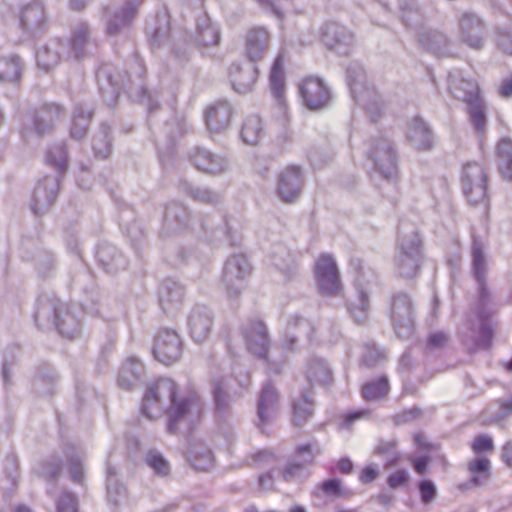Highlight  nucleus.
Instances as JSON below:
<instances>
[{
    "label": "nucleus",
    "mask_w": 512,
    "mask_h": 512,
    "mask_svg": "<svg viewBox=\"0 0 512 512\" xmlns=\"http://www.w3.org/2000/svg\"><path fill=\"white\" fill-rule=\"evenodd\" d=\"M142 412L149 419H157L164 413L167 414L168 432L174 434L183 425L190 424L191 415L200 412V404L195 397L179 400L176 383L164 378L155 381L148 388L143 399Z\"/></svg>",
    "instance_id": "1"
},
{
    "label": "nucleus",
    "mask_w": 512,
    "mask_h": 512,
    "mask_svg": "<svg viewBox=\"0 0 512 512\" xmlns=\"http://www.w3.org/2000/svg\"><path fill=\"white\" fill-rule=\"evenodd\" d=\"M488 176L484 166L478 162H467L463 167V191L472 204H478L487 198Z\"/></svg>",
    "instance_id": "2"
},
{
    "label": "nucleus",
    "mask_w": 512,
    "mask_h": 512,
    "mask_svg": "<svg viewBox=\"0 0 512 512\" xmlns=\"http://www.w3.org/2000/svg\"><path fill=\"white\" fill-rule=\"evenodd\" d=\"M300 96L304 105L310 110H319L328 105L330 91L322 79L314 76L306 77L299 85Z\"/></svg>",
    "instance_id": "3"
},
{
    "label": "nucleus",
    "mask_w": 512,
    "mask_h": 512,
    "mask_svg": "<svg viewBox=\"0 0 512 512\" xmlns=\"http://www.w3.org/2000/svg\"><path fill=\"white\" fill-rule=\"evenodd\" d=\"M315 276L323 294L336 295L341 290L339 273L334 259L327 254L318 258L315 263Z\"/></svg>",
    "instance_id": "4"
},
{
    "label": "nucleus",
    "mask_w": 512,
    "mask_h": 512,
    "mask_svg": "<svg viewBox=\"0 0 512 512\" xmlns=\"http://www.w3.org/2000/svg\"><path fill=\"white\" fill-rule=\"evenodd\" d=\"M181 350L178 334L172 330H164L156 338L153 353L158 361L169 365L180 358Z\"/></svg>",
    "instance_id": "5"
},
{
    "label": "nucleus",
    "mask_w": 512,
    "mask_h": 512,
    "mask_svg": "<svg viewBox=\"0 0 512 512\" xmlns=\"http://www.w3.org/2000/svg\"><path fill=\"white\" fill-rule=\"evenodd\" d=\"M302 184L300 168L289 166L279 175L278 193L285 202H292L299 196Z\"/></svg>",
    "instance_id": "6"
},
{
    "label": "nucleus",
    "mask_w": 512,
    "mask_h": 512,
    "mask_svg": "<svg viewBox=\"0 0 512 512\" xmlns=\"http://www.w3.org/2000/svg\"><path fill=\"white\" fill-rule=\"evenodd\" d=\"M270 33L264 27L251 28L245 37V53L253 61L261 60L268 49Z\"/></svg>",
    "instance_id": "7"
},
{
    "label": "nucleus",
    "mask_w": 512,
    "mask_h": 512,
    "mask_svg": "<svg viewBox=\"0 0 512 512\" xmlns=\"http://www.w3.org/2000/svg\"><path fill=\"white\" fill-rule=\"evenodd\" d=\"M245 337L250 352L259 357L266 356L269 339L266 327L262 321L256 320L251 322L245 330Z\"/></svg>",
    "instance_id": "8"
},
{
    "label": "nucleus",
    "mask_w": 512,
    "mask_h": 512,
    "mask_svg": "<svg viewBox=\"0 0 512 512\" xmlns=\"http://www.w3.org/2000/svg\"><path fill=\"white\" fill-rule=\"evenodd\" d=\"M450 92L466 104L483 99L481 89L476 79L452 78L449 83Z\"/></svg>",
    "instance_id": "9"
},
{
    "label": "nucleus",
    "mask_w": 512,
    "mask_h": 512,
    "mask_svg": "<svg viewBox=\"0 0 512 512\" xmlns=\"http://www.w3.org/2000/svg\"><path fill=\"white\" fill-rule=\"evenodd\" d=\"M460 25L463 41L473 48H480L485 31L482 21L472 14H465L461 18Z\"/></svg>",
    "instance_id": "10"
},
{
    "label": "nucleus",
    "mask_w": 512,
    "mask_h": 512,
    "mask_svg": "<svg viewBox=\"0 0 512 512\" xmlns=\"http://www.w3.org/2000/svg\"><path fill=\"white\" fill-rule=\"evenodd\" d=\"M270 88L279 105L285 108V73L284 55L279 54L274 60L269 76Z\"/></svg>",
    "instance_id": "11"
},
{
    "label": "nucleus",
    "mask_w": 512,
    "mask_h": 512,
    "mask_svg": "<svg viewBox=\"0 0 512 512\" xmlns=\"http://www.w3.org/2000/svg\"><path fill=\"white\" fill-rule=\"evenodd\" d=\"M232 117L229 104L221 102L211 106L206 113L207 126L212 131H219L227 127Z\"/></svg>",
    "instance_id": "12"
},
{
    "label": "nucleus",
    "mask_w": 512,
    "mask_h": 512,
    "mask_svg": "<svg viewBox=\"0 0 512 512\" xmlns=\"http://www.w3.org/2000/svg\"><path fill=\"white\" fill-rule=\"evenodd\" d=\"M229 75L233 88L238 93L249 92L256 82V70L253 67L243 69L234 65L230 68Z\"/></svg>",
    "instance_id": "13"
},
{
    "label": "nucleus",
    "mask_w": 512,
    "mask_h": 512,
    "mask_svg": "<svg viewBox=\"0 0 512 512\" xmlns=\"http://www.w3.org/2000/svg\"><path fill=\"white\" fill-rule=\"evenodd\" d=\"M307 379L311 386H325L332 380L330 369L321 359H311L306 369Z\"/></svg>",
    "instance_id": "14"
},
{
    "label": "nucleus",
    "mask_w": 512,
    "mask_h": 512,
    "mask_svg": "<svg viewBox=\"0 0 512 512\" xmlns=\"http://www.w3.org/2000/svg\"><path fill=\"white\" fill-rule=\"evenodd\" d=\"M251 267L247 258L243 255L234 256L225 265L223 277L228 283L234 279H243L250 274Z\"/></svg>",
    "instance_id": "15"
},
{
    "label": "nucleus",
    "mask_w": 512,
    "mask_h": 512,
    "mask_svg": "<svg viewBox=\"0 0 512 512\" xmlns=\"http://www.w3.org/2000/svg\"><path fill=\"white\" fill-rule=\"evenodd\" d=\"M313 414V402L302 395L295 400L292 405V423L296 427H302L306 424Z\"/></svg>",
    "instance_id": "16"
},
{
    "label": "nucleus",
    "mask_w": 512,
    "mask_h": 512,
    "mask_svg": "<svg viewBox=\"0 0 512 512\" xmlns=\"http://www.w3.org/2000/svg\"><path fill=\"white\" fill-rule=\"evenodd\" d=\"M497 154L499 158V171L502 177L507 180H512V141L509 139H502L498 143Z\"/></svg>",
    "instance_id": "17"
},
{
    "label": "nucleus",
    "mask_w": 512,
    "mask_h": 512,
    "mask_svg": "<svg viewBox=\"0 0 512 512\" xmlns=\"http://www.w3.org/2000/svg\"><path fill=\"white\" fill-rule=\"evenodd\" d=\"M468 114L471 124L473 125L475 131L483 136L486 130L487 117H486V107L484 100H478L473 103H468Z\"/></svg>",
    "instance_id": "18"
},
{
    "label": "nucleus",
    "mask_w": 512,
    "mask_h": 512,
    "mask_svg": "<svg viewBox=\"0 0 512 512\" xmlns=\"http://www.w3.org/2000/svg\"><path fill=\"white\" fill-rule=\"evenodd\" d=\"M243 141L250 145H256L262 137V122L257 116L247 118L241 129Z\"/></svg>",
    "instance_id": "19"
},
{
    "label": "nucleus",
    "mask_w": 512,
    "mask_h": 512,
    "mask_svg": "<svg viewBox=\"0 0 512 512\" xmlns=\"http://www.w3.org/2000/svg\"><path fill=\"white\" fill-rule=\"evenodd\" d=\"M277 399V392L272 385L263 387L258 404V416L262 423L266 421L268 412L274 408Z\"/></svg>",
    "instance_id": "20"
},
{
    "label": "nucleus",
    "mask_w": 512,
    "mask_h": 512,
    "mask_svg": "<svg viewBox=\"0 0 512 512\" xmlns=\"http://www.w3.org/2000/svg\"><path fill=\"white\" fill-rule=\"evenodd\" d=\"M62 109L59 105L51 104L39 113L36 122H35V130L38 135H43L46 132L45 128H42V124H47V128L50 129L54 121L58 120Z\"/></svg>",
    "instance_id": "21"
},
{
    "label": "nucleus",
    "mask_w": 512,
    "mask_h": 512,
    "mask_svg": "<svg viewBox=\"0 0 512 512\" xmlns=\"http://www.w3.org/2000/svg\"><path fill=\"white\" fill-rule=\"evenodd\" d=\"M20 20L24 27L42 25L44 22L43 6L40 3L29 4L22 11Z\"/></svg>",
    "instance_id": "22"
},
{
    "label": "nucleus",
    "mask_w": 512,
    "mask_h": 512,
    "mask_svg": "<svg viewBox=\"0 0 512 512\" xmlns=\"http://www.w3.org/2000/svg\"><path fill=\"white\" fill-rule=\"evenodd\" d=\"M193 161L204 172L217 173L222 170L220 162L208 151H198L194 154Z\"/></svg>",
    "instance_id": "23"
},
{
    "label": "nucleus",
    "mask_w": 512,
    "mask_h": 512,
    "mask_svg": "<svg viewBox=\"0 0 512 512\" xmlns=\"http://www.w3.org/2000/svg\"><path fill=\"white\" fill-rule=\"evenodd\" d=\"M389 385L386 378L381 377L376 381L365 384L362 388V395L366 400H377L388 393Z\"/></svg>",
    "instance_id": "24"
},
{
    "label": "nucleus",
    "mask_w": 512,
    "mask_h": 512,
    "mask_svg": "<svg viewBox=\"0 0 512 512\" xmlns=\"http://www.w3.org/2000/svg\"><path fill=\"white\" fill-rule=\"evenodd\" d=\"M92 118L91 112L77 110L74 113L73 123L71 127V136L75 139H81L86 135L87 125Z\"/></svg>",
    "instance_id": "25"
},
{
    "label": "nucleus",
    "mask_w": 512,
    "mask_h": 512,
    "mask_svg": "<svg viewBox=\"0 0 512 512\" xmlns=\"http://www.w3.org/2000/svg\"><path fill=\"white\" fill-rule=\"evenodd\" d=\"M470 447L476 455L492 452L495 448L493 438L488 434L476 435L470 443Z\"/></svg>",
    "instance_id": "26"
},
{
    "label": "nucleus",
    "mask_w": 512,
    "mask_h": 512,
    "mask_svg": "<svg viewBox=\"0 0 512 512\" xmlns=\"http://www.w3.org/2000/svg\"><path fill=\"white\" fill-rule=\"evenodd\" d=\"M468 471L473 475L472 482L480 484L477 474H485L486 478L489 477L490 461L486 457H477L468 463Z\"/></svg>",
    "instance_id": "27"
},
{
    "label": "nucleus",
    "mask_w": 512,
    "mask_h": 512,
    "mask_svg": "<svg viewBox=\"0 0 512 512\" xmlns=\"http://www.w3.org/2000/svg\"><path fill=\"white\" fill-rule=\"evenodd\" d=\"M19 63L14 59H0V80H18Z\"/></svg>",
    "instance_id": "28"
},
{
    "label": "nucleus",
    "mask_w": 512,
    "mask_h": 512,
    "mask_svg": "<svg viewBox=\"0 0 512 512\" xmlns=\"http://www.w3.org/2000/svg\"><path fill=\"white\" fill-rule=\"evenodd\" d=\"M36 57L38 66L45 71L50 70L58 63L57 55L47 48L38 50Z\"/></svg>",
    "instance_id": "29"
},
{
    "label": "nucleus",
    "mask_w": 512,
    "mask_h": 512,
    "mask_svg": "<svg viewBox=\"0 0 512 512\" xmlns=\"http://www.w3.org/2000/svg\"><path fill=\"white\" fill-rule=\"evenodd\" d=\"M190 332L196 342H201L207 338L209 327L201 318H194L190 322Z\"/></svg>",
    "instance_id": "30"
},
{
    "label": "nucleus",
    "mask_w": 512,
    "mask_h": 512,
    "mask_svg": "<svg viewBox=\"0 0 512 512\" xmlns=\"http://www.w3.org/2000/svg\"><path fill=\"white\" fill-rule=\"evenodd\" d=\"M480 339L476 340L474 346L470 349L471 352H475L478 349H489L492 344L493 329L488 324H483L480 331Z\"/></svg>",
    "instance_id": "31"
},
{
    "label": "nucleus",
    "mask_w": 512,
    "mask_h": 512,
    "mask_svg": "<svg viewBox=\"0 0 512 512\" xmlns=\"http://www.w3.org/2000/svg\"><path fill=\"white\" fill-rule=\"evenodd\" d=\"M146 461L156 473L162 475H166L168 473L169 465L161 455L151 452L147 455Z\"/></svg>",
    "instance_id": "32"
},
{
    "label": "nucleus",
    "mask_w": 512,
    "mask_h": 512,
    "mask_svg": "<svg viewBox=\"0 0 512 512\" xmlns=\"http://www.w3.org/2000/svg\"><path fill=\"white\" fill-rule=\"evenodd\" d=\"M421 135L424 142L419 145L422 149H429L431 147V133L428 127L421 120L416 119L414 123L412 138H416L417 135Z\"/></svg>",
    "instance_id": "33"
},
{
    "label": "nucleus",
    "mask_w": 512,
    "mask_h": 512,
    "mask_svg": "<svg viewBox=\"0 0 512 512\" xmlns=\"http://www.w3.org/2000/svg\"><path fill=\"white\" fill-rule=\"evenodd\" d=\"M421 501L424 504L431 503L436 497V487L431 480H422L418 484Z\"/></svg>",
    "instance_id": "34"
},
{
    "label": "nucleus",
    "mask_w": 512,
    "mask_h": 512,
    "mask_svg": "<svg viewBox=\"0 0 512 512\" xmlns=\"http://www.w3.org/2000/svg\"><path fill=\"white\" fill-rule=\"evenodd\" d=\"M473 266H474V273L479 281V283L482 285L484 282V274H485V260L482 251L479 248H475L473 250Z\"/></svg>",
    "instance_id": "35"
},
{
    "label": "nucleus",
    "mask_w": 512,
    "mask_h": 512,
    "mask_svg": "<svg viewBox=\"0 0 512 512\" xmlns=\"http://www.w3.org/2000/svg\"><path fill=\"white\" fill-rule=\"evenodd\" d=\"M192 466L196 470H207L211 466H213L214 463V457L210 451L204 452L201 457H198L197 455H193L190 459Z\"/></svg>",
    "instance_id": "36"
},
{
    "label": "nucleus",
    "mask_w": 512,
    "mask_h": 512,
    "mask_svg": "<svg viewBox=\"0 0 512 512\" xmlns=\"http://www.w3.org/2000/svg\"><path fill=\"white\" fill-rule=\"evenodd\" d=\"M409 480V475L406 470H397L390 474L387 479V484L390 488L396 489L405 485Z\"/></svg>",
    "instance_id": "37"
},
{
    "label": "nucleus",
    "mask_w": 512,
    "mask_h": 512,
    "mask_svg": "<svg viewBox=\"0 0 512 512\" xmlns=\"http://www.w3.org/2000/svg\"><path fill=\"white\" fill-rule=\"evenodd\" d=\"M320 488L324 493L328 495H342L341 482L338 479L325 480L321 483Z\"/></svg>",
    "instance_id": "38"
},
{
    "label": "nucleus",
    "mask_w": 512,
    "mask_h": 512,
    "mask_svg": "<svg viewBox=\"0 0 512 512\" xmlns=\"http://www.w3.org/2000/svg\"><path fill=\"white\" fill-rule=\"evenodd\" d=\"M387 160H388V169L389 171L384 170V164L378 156H376V165L378 169L384 174L385 177H390L392 173L396 170V159L394 152L389 149L387 151Z\"/></svg>",
    "instance_id": "39"
},
{
    "label": "nucleus",
    "mask_w": 512,
    "mask_h": 512,
    "mask_svg": "<svg viewBox=\"0 0 512 512\" xmlns=\"http://www.w3.org/2000/svg\"><path fill=\"white\" fill-rule=\"evenodd\" d=\"M296 455L303 458L304 463H312L315 458L314 446L312 444H303L297 447Z\"/></svg>",
    "instance_id": "40"
},
{
    "label": "nucleus",
    "mask_w": 512,
    "mask_h": 512,
    "mask_svg": "<svg viewBox=\"0 0 512 512\" xmlns=\"http://www.w3.org/2000/svg\"><path fill=\"white\" fill-rule=\"evenodd\" d=\"M408 460L413 465L414 470L419 475H423L426 472V470L428 468L429 461H430V459L426 456H421V457L411 456L408 458Z\"/></svg>",
    "instance_id": "41"
},
{
    "label": "nucleus",
    "mask_w": 512,
    "mask_h": 512,
    "mask_svg": "<svg viewBox=\"0 0 512 512\" xmlns=\"http://www.w3.org/2000/svg\"><path fill=\"white\" fill-rule=\"evenodd\" d=\"M378 469L371 466V465H368V466H365L362 470H361V473H360V476H359V479H360V482L363 483V484H368V483H371L373 482L377 476H378Z\"/></svg>",
    "instance_id": "42"
},
{
    "label": "nucleus",
    "mask_w": 512,
    "mask_h": 512,
    "mask_svg": "<svg viewBox=\"0 0 512 512\" xmlns=\"http://www.w3.org/2000/svg\"><path fill=\"white\" fill-rule=\"evenodd\" d=\"M447 336L443 332H436L428 337L427 344L431 348H441L447 343Z\"/></svg>",
    "instance_id": "43"
},
{
    "label": "nucleus",
    "mask_w": 512,
    "mask_h": 512,
    "mask_svg": "<svg viewBox=\"0 0 512 512\" xmlns=\"http://www.w3.org/2000/svg\"><path fill=\"white\" fill-rule=\"evenodd\" d=\"M58 153V159H53L52 154L49 153L47 156V162L55 166L59 171H63L66 167V153L63 149H59Z\"/></svg>",
    "instance_id": "44"
},
{
    "label": "nucleus",
    "mask_w": 512,
    "mask_h": 512,
    "mask_svg": "<svg viewBox=\"0 0 512 512\" xmlns=\"http://www.w3.org/2000/svg\"><path fill=\"white\" fill-rule=\"evenodd\" d=\"M58 512H77L75 499L68 495L58 505Z\"/></svg>",
    "instance_id": "45"
},
{
    "label": "nucleus",
    "mask_w": 512,
    "mask_h": 512,
    "mask_svg": "<svg viewBox=\"0 0 512 512\" xmlns=\"http://www.w3.org/2000/svg\"><path fill=\"white\" fill-rule=\"evenodd\" d=\"M498 94L503 98L512 96V75L503 80L498 89Z\"/></svg>",
    "instance_id": "46"
},
{
    "label": "nucleus",
    "mask_w": 512,
    "mask_h": 512,
    "mask_svg": "<svg viewBox=\"0 0 512 512\" xmlns=\"http://www.w3.org/2000/svg\"><path fill=\"white\" fill-rule=\"evenodd\" d=\"M214 397L217 408H221L224 405V399L226 397V393L221 382L216 383L214 386Z\"/></svg>",
    "instance_id": "47"
},
{
    "label": "nucleus",
    "mask_w": 512,
    "mask_h": 512,
    "mask_svg": "<svg viewBox=\"0 0 512 512\" xmlns=\"http://www.w3.org/2000/svg\"><path fill=\"white\" fill-rule=\"evenodd\" d=\"M370 415V411L367 409H362L356 412L349 413L345 416V424L347 426L351 425L355 420L367 418Z\"/></svg>",
    "instance_id": "48"
},
{
    "label": "nucleus",
    "mask_w": 512,
    "mask_h": 512,
    "mask_svg": "<svg viewBox=\"0 0 512 512\" xmlns=\"http://www.w3.org/2000/svg\"><path fill=\"white\" fill-rule=\"evenodd\" d=\"M414 443L419 449L424 451H430L434 448L433 444L429 443L422 433H416L414 435Z\"/></svg>",
    "instance_id": "49"
},
{
    "label": "nucleus",
    "mask_w": 512,
    "mask_h": 512,
    "mask_svg": "<svg viewBox=\"0 0 512 512\" xmlns=\"http://www.w3.org/2000/svg\"><path fill=\"white\" fill-rule=\"evenodd\" d=\"M87 34L88 28L85 25H81L75 32L73 37V44L75 46L81 45L85 41Z\"/></svg>",
    "instance_id": "50"
},
{
    "label": "nucleus",
    "mask_w": 512,
    "mask_h": 512,
    "mask_svg": "<svg viewBox=\"0 0 512 512\" xmlns=\"http://www.w3.org/2000/svg\"><path fill=\"white\" fill-rule=\"evenodd\" d=\"M303 468L302 464H288L285 469L283 470V477L285 480H290L291 477H293L297 471L301 470Z\"/></svg>",
    "instance_id": "51"
},
{
    "label": "nucleus",
    "mask_w": 512,
    "mask_h": 512,
    "mask_svg": "<svg viewBox=\"0 0 512 512\" xmlns=\"http://www.w3.org/2000/svg\"><path fill=\"white\" fill-rule=\"evenodd\" d=\"M337 468L343 474H349L353 470V463L348 458H341L337 463Z\"/></svg>",
    "instance_id": "52"
},
{
    "label": "nucleus",
    "mask_w": 512,
    "mask_h": 512,
    "mask_svg": "<svg viewBox=\"0 0 512 512\" xmlns=\"http://www.w3.org/2000/svg\"><path fill=\"white\" fill-rule=\"evenodd\" d=\"M497 404L505 414L512 413V396L507 399L498 400Z\"/></svg>",
    "instance_id": "53"
},
{
    "label": "nucleus",
    "mask_w": 512,
    "mask_h": 512,
    "mask_svg": "<svg viewBox=\"0 0 512 512\" xmlns=\"http://www.w3.org/2000/svg\"><path fill=\"white\" fill-rule=\"evenodd\" d=\"M499 45L504 50V52L512 55V38L506 37L499 40Z\"/></svg>",
    "instance_id": "54"
},
{
    "label": "nucleus",
    "mask_w": 512,
    "mask_h": 512,
    "mask_svg": "<svg viewBox=\"0 0 512 512\" xmlns=\"http://www.w3.org/2000/svg\"><path fill=\"white\" fill-rule=\"evenodd\" d=\"M503 458L508 466H512V446L506 445L503 449Z\"/></svg>",
    "instance_id": "55"
},
{
    "label": "nucleus",
    "mask_w": 512,
    "mask_h": 512,
    "mask_svg": "<svg viewBox=\"0 0 512 512\" xmlns=\"http://www.w3.org/2000/svg\"><path fill=\"white\" fill-rule=\"evenodd\" d=\"M71 473H72V477L75 481H81V479L83 477V471H82V467L80 465L73 466Z\"/></svg>",
    "instance_id": "56"
},
{
    "label": "nucleus",
    "mask_w": 512,
    "mask_h": 512,
    "mask_svg": "<svg viewBox=\"0 0 512 512\" xmlns=\"http://www.w3.org/2000/svg\"><path fill=\"white\" fill-rule=\"evenodd\" d=\"M71 6L75 10H80L83 8L84 4L82 3V0H71Z\"/></svg>",
    "instance_id": "57"
},
{
    "label": "nucleus",
    "mask_w": 512,
    "mask_h": 512,
    "mask_svg": "<svg viewBox=\"0 0 512 512\" xmlns=\"http://www.w3.org/2000/svg\"><path fill=\"white\" fill-rule=\"evenodd\" d=\"M379 501L384 504V505H388L391 501V497L387 496V495H380L378 497Z\"/></svg>",
    "instance_id": "58"
},
{
    "label": "nucleus",
    "mask_w": 512,
    "mask_h": 512,
    "mask_svg": "<svg viewBox=\"0 0 512 512\" xmlns=\"http://www.w3.org/2000/svg\"><path fill=\"white\" fill-rule=\"evenodd\" d=\"M369 116L373 122L377 121V113L374 111L373 107L367 108Z\"/></svg>",
    "instance_id": "59"
},
{
    "label": "nucleus",
    "mask_w": 512,
    "mask_h": 512,
    "mask_svg": "<svg viewBox=\"0 0 512 512\" xmlns=\"http://www.w3.org/2000/svg\"><path fill=\"white\" fill-rule=\"evenodd\" d=\"M15 512H31V510L28 507L21 505L15 509Z\"/></svg>",
    "instance_id": "60"
},
{
    "label": "nucleus",
    "mask_w": 512,
    "mask_h": 512,
    "mask_svg": "<svg viewBox=\"0 0 512 512\" xmlns=\"http://www.w3.org/2000/svg\"><path fill=\"white\" fill-rule=\"evenodd\" d=\"M290 512H306L305 509L301 506H294L290 509Z\"/></svg>",
    "instance_id": "61"
},
{
    "label": "nucleus",
    "mask_w": 512,
    "mask_h": 512,
    "mask_svg": "<svg viewBox=\"0 0 512 512\" xmlns=\"http://www.w3.org/2000/svg\"><path fill=\"white\" fill-rule=\"evenodd\" d=\"M116 31H117V29L113 26V24H109V26H108V33L110 35H112V34L116 33Z\"/></svg>",
    "instance_id": "62"
},
{
    "label": "nucleus",
    "mask_w": 512,
    "mask_h": 512,
    "mask_svg": "<svg viewBox=\"0 0 512 512\" xmlns=\"http://www.w3.org/2000/svg\"><path fill=\"white\" fill-rule=\"evenodd\" d=\"M245 512H259L257 507L252 505V506H249Z\"/></svg>",
    "instance_id": "63"
},
{
    "label": "nucleus",
    "mask_w": 512,
    "mask_h": 512,
    "mask_svg": "<svg viewBox=\"0 0 512 512\" xmlns=\"http://www.w3.org/2000/svg\"><path fill=\"white\" fill-rule=\"evenodd\" d=\"M507 370L512 371V359L507 363Z\"/></svg>",
    "instance_id": "64"
}]
</instances>
